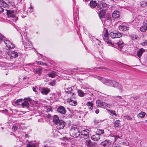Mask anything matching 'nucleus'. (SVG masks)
I'll return each instance as SVG.
<instances>
[{"instance_id": "nucleus-38", "label": "nucleus", "mask_w": 147, "mask_h": 147, "mask_svg": "<svg viewBox=\"0 0 147 147\" xmlns=\"http://www.w3.org/2000/svg\"><path fill=\"white\" fill-rule=\"evenodd\" d=\"M26 147H38L37 145H35L34 144H30L27 143Z\"/></svg>"}, {"instance_id": "nucleus-13", "label": "nucleus", "mask_w": 147, "mask_h": 147, "mask_svg": "<svg viewBox=\"0 0 147 147\" xmlns=\"http://www.w3.org/2000/svg\"><path fill=\"white\" fill-rule=\"evenodd\" d=\"M96 144L95 142H92L90 139H87L85 141V144L89 147H93Z\"/></svg>"}, {"instance_id": "nucleus-56", "label": "nucleus", "mask_w": 147, "mask_h": 147, "mask_svg": "<svg viewBox=\"0 0 147 147\" xmlns=\"http://www.w3.org/2000/svg\"><path fill=\"white\" fill-rule=\"evenodd\" d=\"M99 111L98 109H97V110H96V111H95V113L96 114H98V113H99Z\"/></svg>"}, {"instance_id": "nucleus-16", "label": "nucleus", "mask_w": 147, "mask_h": 147, "mask_svg": "<svg viewBox=\"0 0 147 147\" xmlns=\"http://www.w3.org/2000/svg\"><path fill=\"white\" fill-rule=\"evenodd\" d=\"M111 144V142L110 140H106L104 141L101 142L100 144L101 145L103 146H107L109 147Z\"/></svg>"}, {"instance_id": "nucleus-3", "label": "nucleus", "mask_w": 147, "mask_h": 147, "mask_svg": "<svg viewBox=\"0 0 147 147\" xmlns=\"http://www.w3.org/2000/svg\"><path fill=\"white\" fill-rule=\"evenodd\" d=\"M119 28L120 31H125L129 29V26L126 23H123L119 26Z\"/></svg>"}, {"instance_id": "nucleus-35", "label": "nucleus", "mask_w": 147, "mask_h": 147, "mask_svg": "<svg viewBox=\"0 0 147 147\" xmlns=\"http://www.w3.org/2000/svg\"><path fill=\"white\" fill-rule=\"evenodd\" d=\"M69 104L70 105L75 106L77 105V103L76 101L71 100L69 102Z\"/></svg>"}, {"instance_id": "nucleus-58", "label": "nucleus", "mask_w": 147, "mask_h": 147, "mask_svg": "<svg viewBox=\"0 0 147 147\" xmlns=\"http://www.w3.org/2000/svg\"><path fill=\"white\" fill-rule=\"evenodd\" d=\"M93 107V106H90L88 108V109H89L92 110V109Z\"/></svg>"}, {"instance_id": "nucleus-1", "label": "nucleus", "mask_w": 147, "mask_h": 147, "mask_svg": "<svg viewBox=\"0 0 147 147\" xmlns=\"http://www.w3.org/2000/svg\"><path fill=\"white\" fill-rule=\"evenodd\" d=\"M70 135L73 137H78L80 134V131L77 128L75 127H72L70 131Z\"/></svg>"}, {"instance_id": "nucleus-15", "label": "nucleus", "mask_w": 147, "mask_h": 147, "mask_svg": "<svg viewBox=\"0 0 147 147\" xmlns=\"http://www.w3.org/2000/svg\"><path fill=\"white\" fill-rule=\"evenodd\" d=\"M147 29V21H145L143 23V25L140 28V30L142 32H145Z\"/></svg>"}, {"instance_id": "nucleus-54", "label": "nucleus", "mask_w": 147, "mask_h": 147, "mask_svg": "<svg viewBox=\"0 0 147 147\" xmlns=\"http://www.w3.org/2000/svg\"><path fill=\"white\" fill-rule=\"evenodd\" d=\"M51 107H49L47 108V112H49L51 111Z\"/></svg>"}, {"instance_id": "nucleus-44", "label": "nucleus", "mask_w": 147, "mask_h": 147, "mask_svg": "<svg viewBox=\"0 0 147 147\" xmlns=\"http://www.w3.org/2000/svg\"><path fill=\"white\" fill-rule=\"evenodd\" d=\"M107 111H108L110 112V113L111 114H112L113 115H116L115 113V112L114 111H111L110 110H107Z\"/></svg>"}, {"instance_id": "nucleus-27", "label": "nucleus", "mask_w": 147, "mask_h": 147, "mask_svg": "<svg viewBox=\"0 0 147 147\" xmlns=\"http://www.w3.org/2000/svg\"><path fill=\"white\" fill-rule=\"evenodd\" d=\"M105 13V11L104 9L100 10L99 13V16L100 18H104Z\"/></svg>"}, {"instance_id": "nucleus-8", "label": "nucleus", "mask_w": 147, "mask_h": 147, "mask_svg": "<svg viewBox=\"0 0 147 147\" xmlns=\"http://www.w3.org/2000/svg\"><path fill=\"white\" fill-rule=\"evenodd\" d=\"M96 103L97 106L102 107L103 108L106 107H108L109 106V105H108L106 103L103 102L99 100H97L96 101Z\"/></svg>"}, {"instance_id": "nucleus-21", "label": "nucleus", "mask_w": 147, "mask_h": 147, "mask_svg": "<svg viewBox=\"0 0 147 147\" xmlns=\"http://www.w3.org/2000/svg\"><path fill=\"white\" fill-rule=\"evenodd\" d=\"M33 72L35 73L38 74L39 76H40L42 72V69L40 68L34 69Z\"/></svg>"}, {"instance_id": "nucleus-9", "label": "nucleus", "mask_w": 147, "mask_h": 147, "mask_svg": "<svg viewBox=\"0 0 147 147\" xmlns=\"http://www.w3.org/2000/svg\"><path fill=\"white\" fill-rule=\"evenodd\" d=\"M8 55L11 59L17 57L18 55V54L14 51H9L8 53Z\"/></svg>"}, {"instance_id": "nucleus-26", "label": "nucleus", "mask_w": 147, "mask_h": 147, "mask_svg": "<svg viewBox=\"0 0 147 147\" xmlns=\"http://www.w3.org/2000/svg\"><path fill=\"white\" fill-rule=\"evenodd\" d=\"M60 120L59 119V117L57 115H54L53 121L55 124H56Z\"/></svg>"}, {"instance_id": "nucleus-6", "label": "nucleus", "mask_w": 147, "mask_h": 147, "mask_svg": "<svg viewBox=\"0 0 147 147\" xmlns=\"http://www.w3.org/2000/svg\"><path fill=\"white\" fill-rule=\"evenodd\" d=\"M56 124L57 125V129L60 130L64 128L65 123L63 120H61Z\"/></svg>"}, {"instance_id": "nucleus-48", "label": "nucleus", "mask_w": 147, "mask_h": 147, "mask_svg": "<svg viewBox=\"0 0 147 147\" xmlns=\"http://www.w3.org/2000/svg\"><path fill=\"white\" fill-rule=\"evenodd\" d=\"M101 121V120H97L96 119H95L94 121V123L96 124H97L98 123L100 122Z\"/></svg>"}, {"instance_id": "nucleus-23", "label": "nucleus", "mask_w": 147, "mask_h": 147, "mask_svg": "<svg viewBox=\"0 0 147 147\" xmlns=\"http://www.w3.org/2000/svg\"><path fill=\"white\" fill-rule=\"evenodd\" d=\"M145 51V50L143 48L140 49L137 53V55L138 57V58H140L142 56V53Z\"/></svg>"}, {"instance_id": "nucleus-50", "label": "nucleus", "mask_w": 147, "mask_h": 147, "mask_svg": "<svg viewBox=\"0 0 147 147\" xmlns=\"http://www.w3.org/2000/svg\"><path fill=\"white\" fill-rule=\"evenodd\" d=\"M49 85H51L52 86H54L55 84V82L54 81L53 82H50L49 84Z\"/></svg>"}, {"instance_id": "nucleus-52", "label": "nucleus", "mask_w": 147, "mask_h": 147, "mask_svg": "<svg viewBox=\"0 0 147 147\" xmlns=\"http://www.w3.org/2000/svg\"><path fill=\"white\" fill-rule=\"evenodd\" d=\"M32 90L33 91L35 92H37V91L36 90V88L34 87H32Z\"/></svg>"}, {"instance_id": "nucleus-36", "label": "nucleus", "mask_w": 147, "mask_h": 147, "mask_svg": "<svg viewBox=\"0 0 147 147\" xmlns=\"http://www.w3.org/2000/svg\"><path fill=\"white\" fill-rule=\"evenodd\" d=\"M78 95L81 97L84 96L85 94V93H84L81 90H78Z\"/></svg>"}, {"instance_id": "nucleus-45", "label": "nucleus", "mask_w": 147, "mask_h": 147, "mask_svg": "<svg viewBox=\"0 0 147 147\" xmlns=\"http://www.w3.org/2000/svg\"><path fill=\"white\" fill-rule=\"evenodd\" d=\"M141 44L142 46H145L147 45V40H143V41L142 43Z\"/></svg>"}, {"instance_id": "nucleus-46", "label": "nucleus", "mask_w": 147, "mask_h": 147, "mask_svg": "<svg viewBox=\"0 0 147 147\" xmlns=\"http://www.w3.org/2000/svg\"><path fill=\"white\" fill-rule=\"evenodd\" d=\"M18 128L17 126L14 125L13 126L12 129L13 131H16L17 130Z\"/></svg>"}, {"instance_id": "nucleus-28", "label": "nucleus", "mask_w": 147, "mask_h": 147, "mask_svg": "<svg viewBox=\"0 0 147 147\" xmlns=\"http://www.w3.org/2000/svg\"><path fill=\"white\" fill-rule=\"evenodd\" d=\"M22 105L23 107L28 108L29 107V104L27 101H25L22 103Z\"/></svg>"}, {"instance_id": "nucleus-10", "label": "nucleus", "mask_w": 147, "mask_h": 147, "mask_svg": "<svg viewBox=\"0 0 147 147\" xmlns=\"http://www.w3.org/2000/svg\"><path fill=\"white\" fill-rule=\"evenodd\" d=\"M1 6L6 8L8 6V5L3 0H0V13L3 12L4 10V9L2 8Z\"/></svg>"}, {"instance_id": "nucleus-25", "label": "nucleus", "mask_w": 147, "mask_h": 147, "mask_svg": "<svg viewBox=\"0 0 147 147\" xmlns=\"http://www.w3.org/2000/svg\"><path fill=\"white\" fill-rule=\"evenodd\" d=\"M107 6V4L105 3L103 1L100 2V3H99L98 4V7L100 8H102L103 7H105Z\"/></svg>"}, {"instance_id": "nucleus-20", "label": "nucleus", "mask_w": 147, "mask_h": 147, "mask_svg": "<svg viewBox=\"0 0 147 147\" xmlns=\"http://www.w3.org/2000/svg\"><path fill=\"white\" fill-rule=\"evenodd\" d=\"M42 90L41 91V93L43 94L47 95L49 92L50 90L49 88H42Z\"/></svg>"}, {"instance_id": "nucleus-14", "label": "nucleus", "mask_w": 147, "mask_h": 147, "mask_svg": "<svg viewBox=\"0 0 147 147\" xmlns=\"http://www.w3.org/2000/svg\"><path fill=\"white\" fill-rule=\"evenodd\" d=\"M120 13L118 11H115L112 14L113 19L115 20L119 17Z\"/></svg>"}, {"instance_id": "nucleus-2", "label": "nucleus", "mask_w": 147, "mask_h": 147, "mask_svg": "<svg viewBox=\"0 0 147 147\" xmlns=\"http://www.w3.org/2000/svg\"><path fill=\"white\" fill-rule=\"evenodd\" d=\"M6 11L7 15L8 18H14L16 17V12L15 11L5 9Z\"/></svg>"}, {"instance_id": "nucleus-49", "label": "nucleus", "mask_w": 147, "mask_h": 147, "mask_svg": "<svg viewBox=\"0 0 147 147\" xmlns=\"http://www.w3.org/2000/svg\"><path fill=\"white\" fill-rule=\"evenodd\" d=\"M104 69L105 70H106L107 69V68H105L103 67H96L94 68V69L95 70L97 69Z\"/></svg>"}, {"instance_id": "nucleus-5", "label": "nucleus", "mask_w": 147, "mask_h": 147, "mask_svg": "<svg viewBox=\"0 0 147 147\" xmlns=\"http://www.w3.org/2000/svg\"><path fill=\"white\" fill-rule=\"evenodd\" d=\"M123 43L122 40L120 39H118L116 42H114L113 47L116 48L119 47L121 49L123 47Z\"/></svg>"}, {"instance_id": "nucleus-7", "label": "nucleus", "mask_w": 147, "mask_h": 147, "mask_svg": "<svg viewBox=\"0 0 147 147\" xmlns=\"http://www.w3.org/2000/svg\"><path fill=\"white\" fill-rule=\"evenodd\" d=\"M89 130L87 129L82 131L81 132V137L84 139H86L89 137Z\"/></svg>"}, {"instance_id": "nucleus-22", "label": "nucleus", "mask_w": 147, "mask_h": 147, "mask_svg": "<svg viewBox=\"0 0 147 147\" xmlns=\"http://www.w3.org/2000/svg\"><path fill=\"white\" fill-rule=\"evenodd\" d=\"M89 5L91 8H94L97 6V4L95 1L92 0L90 1Z\"/></svg>"}, {"instance_id": "nucleus-30", "label": "nucleus", "mask_w": 147, "mask_h": 147, "mask_svg": "<svg viewBox=\"0 0 147 147\" xmlns=\"http://www.w3.org/2000/svg\"><path fill=\"white\" fill-rule=\"evenodd\" d=\"M48 75L49 76V77H51L53 78L56 75V73L54 71H52L51 73H49L48 74Z\"/></svg>"}, {"instance_id": "nucleus-17", "label": "nucleus", "mask_w": 147, "mask_h": 147, "mask_svg": "<svg viewBox=\"0 0 147 147\" xmlns=\"http://www.w3.org/2000/svg\"><path fill=\"white\" fill-rule=\"evenodd\" d=\"M58 112L61 114H65V113L66 111L65 108L63 106H60L57 109Z\"/></svg>"}, {"instance_id": "nucleus-31", "label": "nucleus", "mask_w": 147, "mask_h": 147, "mask_svg": "<svg viewBox=\"0 0 147 147\" xmlns=\"http://www.w3.org/2000/svg\"><path fill=\"white\" fill-rule=\"evenodd\" d=\"M111 23V20L110 19H107L105 20V24L106 25L109 26Z\"/></svg>"}, {"instance_id": "nucleus-62", "label": "nucleus", "mask_w": 147, "mask_h": 147, "mask_svg": "<svg viewBox=\"0 0 147 147\" xmlns=\"http://www.w3.org/2000/svg\"><path fill=\"white\" fill-rule=\"evenodd\" d=\"M26 33H24V37H25V36H26Z\"/></svg>"}, {"instance_id": "nucleus-33", "label": "nucleus", "mask_w": 147, "mask_h": 147, "mask_svg": "<svg viewBox=\"0 0 147 147\" xmlns=\"http://www.w3.org/2000/svg\"><path fill=\"white\" fill-rule=\"evenodd\" d=\"M73 90L71 87H68V88H66L65 89V92L67 93H72V91Z\"/></svg>"}, {"instance_id": "nucleus-53", "label": "nucleus", "mask_w": 147, "mask_h": 147, "mask_svg": "<svg viewBox=\"0 0 147 147\" xmlns=\"http://www.w3.org/2000/svg\"><path fill=\"white\" fill-rule=\"evenodd\" d=\"M32 8V7H30L29 9H28V11H29V12H32L33 11V9L32 10L31 9Z\"/></svg>"}, {"instance_id": "nucleus-39", "label": "nucleus", "mask_w": 147, "mask_h": 147, "mask_svg": "<svg viewBox=\"0 0 147 147\" xmlns=\"http://www.w3.org/2000/svg\"><path fill=\"white\" fill-rule=\"evenodd\" d=\"M22 99H19L17 100L15 102V104L17 105H20V104L19 103L20 102H22Z\"/></svg>"}, {"instance_id": "nucleus-19", "label": "nucleus", "mask_w": 147, "mask_h": 147, "mask_svg": "<svg viewBox=\"0 0 147 147\" xmlns=\"http://www.w3.org/2000/svg\"><path fill=\"white\" fill-rule=\"evenodd\" d=\"M100 138V136L99 134L96 133V134L92 136L91 138L93 140L97 141L99 140Z\"/></svg>"}, {"instance_id": "nucleus-59", "label": "nucleus", "mask_w": 147, "mask_h": 147, "mask_svg": "<svg viewBox=\"0 0 147 147\" xmlns=\"http://www.w3.org/2000/svg\"><path fill=\"white\" fill-rule=\"evenodd\" d=\"M28 143H30V144H32V141H28Z\"/></svg>"}, {"instance_id": "nucleus-41", "label": "nucleus", "mask_w": 147, "mask_h": 147, "mask_svg": "<svg viewBox=\"0 0 147 147\" xmlns=\"http://www.w3.org/2000/svg\"><path fill=\"white\" fill-rule=\"evenodd\" d=\"M105 42H106L107 44H111L113 47V44H114V42L112 43V41L110 40H108V39H105Z\"/></svg>"}, {"instance_id": "nucleus-11", "label": "nucleus", "mask_w": 147, "mask_h": 147, "mask_svg": "<svg viewBox=\"0 0 147 147\" xmlns=\"http://www.w3.org/2000/svg\"><path fill=\"white\" fill-rule=\"evenodd\" d=\"M110 36L113 38H118L121 37L122 34L119 32L114 33L111 32L110 33Z\"/></svg>"}, {"instance_id": "nucleus-29", "label": "nucleus", "mask_w": 147, "mask_h": 147, "mask_svg": "<svg viewBox=\"0 0 147 147\" xmlns=\"http://www.w3.org/2000/svg\"><path fill=\"white\" fill-rule=\"evenodd\" d=\"M146 113L144 112H141L138 115V117L139 118H142L144 117Z\"/></svg>"}, {"instance_id": "nucleus-34", "label": "nucleus", "mask_w": 147, "mask_h": 147, "mask_svg": "<svg viewBox=\"0 0 147 147\" xmlns=\"http://www.w3.org/2000/svg\"><path fill=\"white\" fill-rule=\"evenodd\" d=\"M120 125V122L119 120H116L114 123V125L115 127H118Z\"/></svg>"}, {"instance_id": "nucleus-32", "label": "nucleus", "mask_w": 147, "mask_h": 147, "mask_svg": "<svg viewBox=\"0 0 147 147\" xmlns=\"http://www.w3.org/2000/svg\"><path fill=\"white\" fill-rule=\"evenodd\" d=\"M108 32L107 30H105V33L104 35V37H103V38L104 40L105 39H108Z\"/></svg>"}, {"instance_id": "nucleus-47", "label": "nucleus", "mask_w": 147, "mask_h": 147, "mask_svg": "<svg viewBox=\"0 0 147 147\" xmlns=\"http://www.w3.org/2000/svg\"><path fill=\"white\" fill-rule=\"evenodd\" d=\"M87 106H93V104L90 102H88L86 104Z\"/></svg>"}, {"instance_id": "nucleus-60", "label": "nucleus", "mask_w": 147, "mask_h": 147, "mask_svg": "<svg viewBox=\"0 0 147 147\" xmlns=\"http://www.w3.org/2000/svg\"><path fill=\"white\" fill-rule=\"evenodd\" d=\"M114 136L115 137V138H119V137L117 136Z\"/></svg>"}, {"instance_id": "nucleus-42", "label": "nucleus", "mask_w": 147, "mask_h": 147, "mask_svg": "<svg viewBox=\"0 0 147 147\" xmlns=\"http://www.w3.org/2000/svg\"><path fill=\"white\" fill-rule=\"evenodd\" d=\"M5 38L0 33V43H1L2 41L5 40Z\"/></svg>"}, {"instance_id": "nucleus-4", "label": "nucleus", "mask_w": 147, "mask_h": 147, "mask_svg": "<svg viewBox=\"0 0 147 147\" xmlns=\"http://www.w3.org/2000/svg\"><path fill=\"white\" fill-rule=\"evenodd\" d=\"M4 41L5 44L6 45V46L9 49H12L15 47V46L9 40L7 39L5 40V39Z\"/></svg>"}, {"instance_id": "nucleus-37", "label": "nucleus", "mask_w": 147, "mask_h": 147, "mask_svg": "<svg viewBox=\"0 0 147 147\" xmlns=\"http://www.w3.org/2000/svg\"><path fill=\"white\" fill-rule=\"evenodd\" d=\"M96 134H99V136L104 133V131L103 130L98 129L96 131Z\"/></svg>"}, {"instance_id": "nucleus-51", "label": "nucleus", "mask_w": 147, "mask_h": 147, "mask_svg": "<svg viewBox=\"0 0 147 147\" xmlns=\"http://www.w3.org/2000/svg\"><path fill=\"white\" fill-rule=\"evenodd\" d=\"M36 62H37V63H38V64H39L40 65H44L45 64V63H43L42 62V61H36Z\"/></svg>"}, {"instance_id": "nucleus-18", "label": "nucleus", "mask_w": 147, "mask_h": 147, "mask_svg": "<svg viewBox=\"0 0 147 147\" xmlns=\"http://www.w3.org/2000/svg\"><path fill=\"white\" fill-rule=\"evenodd\" d=\"M112 98L115 102H120L121 101V99L122 98L120 96H113Z\"/></svg>"}, {"instance_id": "nucleus-61", "label": "nucleus", "mask_w": 147, "mask_h": 147, "mask_svg": "<svg viewBox=\"0 0 147 147\" xmlns=\"http://www.w3.org/2000/svg\"><path fill=\"white\" fill-rule=\"evenodd\" d=\"M2 85L3 86H5L7 85V84H5V83H4L2 84Z\"/></svg>"}, {"instance_id": "nucleus-57", "label": "nucleus", "mask_w": 147, "mask_h": 147, "mask_svg": "<svg viewBox=\"0 0 147 147\" xmlns=\"http://www.w3.org/2000/svg\"><path fill=\"white\" fill-rule=\"evenodd\" d=\"M25 137L26 138H29V136L27 134H26V133H25Z\"/></svg>"}, {"instance_id": "nucleus-63", "label": "nucleus", "mask_w": 147, "mask_h": 147, "mask_svg": "<svg viewBox=\"0 0 147 147\" xmlns=\"http://www.w3.org/2000/svg\"><path fill=\"white\" fill-rule=\"evenodd\" d=\"M26 78H27V77H24L23 78V80H24L25 79H26Z\"/></svg>"}, {"instance_id": "nucleus-24", "label": "nucleus", "mask_w": 147, "mask_h": 147, "mask_svg": "<svg viewBox=\"0 0 147 147\" xmlns=\"http://www.w3.org/2000/svg\"><path fill=\"white\" fill-rule=\"evenodd\" d=\"M102 82L105 84L109 85V84L111 82V80L107 79H106L104 78L102 79Z\"/></svg>"}, {"instance_id": "nucleus-40", "label": "nucleus", "mask_w": 147, "mask_h": 147, "mask_svg": "<svg viewBox=\"0 0 147 147\" xmlns=\"http://www.w3.org/2000/svg\"><path fill=\"white\" fill-rule=\"evenodd\" d=\"M29 41L28 40H26V42L24 43V47L26 48H27L28 47H30V45L29 44Z\"/></svg>"}, {"instance_id": "nucleus-55", "label": "nucleus", "mask_w": 147, "mask_h": 147, "mask_svg": "<svg viewBox=\"0 0 147 147\" xmlns=\"http://www.w3.org/2000/svg\"><path fill=\"white\" fill-rule=\"evenodd\" d=\"M96 78L98 80H101V81H102V79L103 78L102 77H101L98 76H97Z\"/></svg>"}, {"instance_id": "nucleus-43", "label": "nucleus", "mask_w": 147, "mask_h": 147, "mask_svg": "<svg viewBox=\"0 0 147 147\" xmlns=\"http://www.w3.org/2000/svg\"><path fill=\"white\" fill-rule=\"evenodd\" d=\"M124 119H127L129 120H131L132 118L130 117L128 115H125L124 116Z\"/></svg>"}, {"instance_id": "nucleus-64", "label": "nucleus", "mask_w": 147, "mask_h": 147, "mask_svg": "<svg viewBox=\"0 0 147 147\" xmlns=\"http://www.w3.org/2000/svg\"><path fill=\"white\" fill-rule=\"evenodd\" d=\"M85 1H86V2H88L90 0H85Z\"/></svg>"}, {"instance_id": "nucleus-12", "label": "nucleus", "mask_w": 147, "mask_h": 147, "mask_svg": "<svg viewBox=\"0 0 147 147\" xmlns=\"http://www.w3.org/2000/svg\"><path fill=\"white\" fill-rule=\"evenodd\" d=\"M111 82L109 84V86L115 87H119V88H121V86L120 84L114 81L111 80Z\"/></svg>"}]
</instances>
